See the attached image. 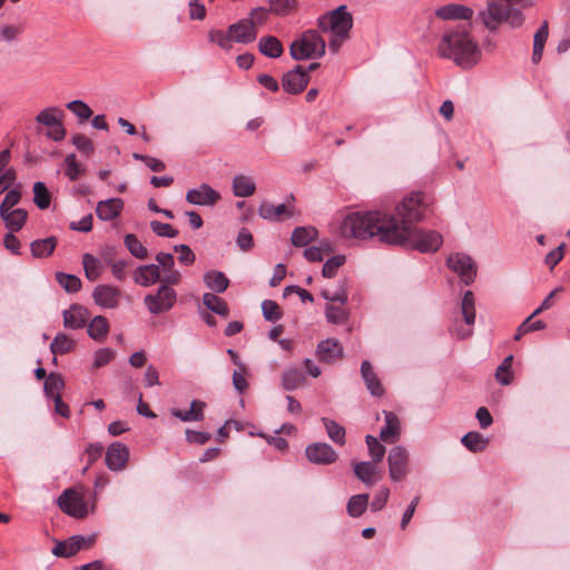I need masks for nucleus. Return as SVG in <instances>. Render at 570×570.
<instances>
[{"mask_svg":"<svg viewBox=\"0 0 570 570\" xmlns=\"http://www.w3.org/2000/svg\"><path fill=\"white\" fill-rule=\"evenodd\" d=\"M426 207L424 194L411 193L395 207L394 214L382 210L347 214L340 225V234L344 238H375L421 253L436 252L443 243L442 235L415 226L423 219Z\"/></svg>","mask_w":570,"mask_h":570,"instance_id":"f257e3e1","label":"nucleus"},{"mask_svg":"<svg viewBox=\"0 0 570 570\" xmlns=\"http://www.w3.org/2000/svg\"><path fill=\"white\" fill-rule=\"evenodd\" d=\"M438 53L464 69L472 68L481 58L479 45L469 30L461 24L444 31L438 46Z\"/></svg>","mask_w":570,"mask_h":570,"instance_id":"f03ea898","label":"nucleus"},{"mask_svg":"<svg viewBox=\"0 0 570 570\" xmlns=\"http://www.w3.org/2000/svg\"><path fill=\"white\" fill-rule=\"evenodd\" d=\"M501 0H488L487 9L479 12V19L491 31L497 30L501 23H508L512 28L521 27L524 17L522 11L505 8Z\"/></svg>","mask_w":570,"mask_h":570,"instance_id":"7ed1b4c3","label":"nucleus"},{"mask_svg":"<svg viewBox=\"0 0 570 570\" xmlns=\"http://www.w3.org/2000/svg\"><path fill=\"white\" fill-rule=\"evenodd\" d=\"M325 41L316 30L309 29L294 40L289 46V53L294 60L321 58L325 55Z\"/></svg>","mask_w":570,"mask_h":570,"instance_id":"20e7f679","label":"nucleus"},{"mask_svg":"<svg viewBox=\"0 0 570 570\" xmlns=\"http://www.w3.org/2000/svg\"><path fill=\"white\" fill-rule=\"evenodd\" d=\"M317 26L323 32L332 31V33L338 36H348L353 27V18L347 11L346 6L342 4L335 10L320 17Z\"/></svg>","mask_w":570,"mask_h":570,"instance_id":"39448f33","label":"nucleus"},{"mask_svg":"<svg viewBox=\"0 0 570 570\" xmlns=\"http://www.w3.org/2000/svg\"><path fill=\"white\" fill-rule=\"evenodd\" d=\"M171 284L163 283L154 294H148L144 303L150 314L157 315L170 311L177 302V293Z\"/></svg>","mask_w":570,"mask_h":570,"instance_id":"423d86ee","label":"nucleus"},{"mask_svg":"<svg viewBox=\"0 0 570 570\" xmlns=\"http://www.w3.org/2000/svg\"><path fill=\"white\" fill-rule=\"evenodd\" d=\"M461 313L464 323L465 325H468V327H464L461 323L454 321V323L450 327V332L451 335L455 336L456 338L464 340L472 335L473 331L471 326L475 322V301L474 295L471 291H466L463 294L461 302Z\"/></svg>","mask_w":570,"mask_h":570,"instance_id":"0eeeda50","label":"nucleus"},{"mask_svg":"<svg viewBox=\"0 0 570 570\" xmlns=\"http://www.w3.org/2000/svg\"><path fill=\"white\" fill-rule=\"evenodd\" d=\"M389 474L392 481L400 482L410 472V455L402 445L392 448L387 455Z\"/></svg>","mask_w":570,"mask_h":570,"instance_id":"6e6552de","label":"nucleus"},{"mask_svg":"<svg viewBox=\"0 0 570 570\" xmlns=\"http://www.w3.org/2000/svg\"><path fill=\"white\" fill-rule=\"evenodd\" d=\"M36 121L47 127L46 136L53 141H61L66 137V129L62 126L61 112L57 108L41 110Z\"/></svg>","mask_w":570,"mask_h":570,"instance_id":"1a4fd4ad","label":"nucleus"},{"mask_svg":"<svg viewBox=\"0 0 570 570\" xmlns=\"http://www.w3.org/2000/svg\"><path fill=\"white\" fill-rule=\"evenodd\" d=\"M446 263L449 268L456 273L465 285H470L474 282L476 265L469 255L463 253L452 254L449 256Z\"/></svg>","mask_w":570,"mask_h":570,"instance_id":"9d476101","label":"nucleus"},{"mask_svg":"<svg viewBox=\"0 0 570 570\" xmlns=\"http://www.w3.org/2000/svg\"><path fill=\"white\" fill-rule=\"evenodd\" d=\"M305 455L311 463L318 465H328L334 463L338 455L335 450L327 443H311L305 449Z\"/></svg>","mask_w":570,"mask_h":570,"instance_id":"9b49d317","label":"nucleus"},{"mask_svg":"<svg viewBox=\"0 0 570 570\" xmlns=\"http://www.w3.org/2000/svg\"><path fill=\"white\" fill-rule=\"evenodd\" d=\"M222 196L208 184H202L196 188H191L186 193V200L196 206H215Z\"/></svg>","mask_w":570,"mask_h":570,"instance_id":"f8f14e48","label":"nucleus"},{"mask_svg":"<svg viewBox=\"0 0 570 570\" xmlns=\"http://www.w3.org/2000/svg\"><path fill=\"white\" fill-rule=\"evenodd\" d=\"M92 298L101 308H116L120 303L121 291L109 284H100L94 288Z\"/></svg>","mask_w":570,"mask_h":570,"instance_id":"ddd939ff","label":"nucleus"},{"mask_svg":"<svg viewBox=\"0 0 570 570\" xmlns=\"http://www.w3.org/2000/svg\"><path fill=\"white\" fill-rule=\"evenodd\" d=\"M129 460V449L121 442L111 443L106 451L105 462L111 471H122Z\"/></svg>","mask_w":570,"mask_h":570,"instance_id":"4468645a","label":"nucleus"},{"mask_svg":"<svg viewBox=\"0 0 570 570\" xmlns=\"http://www.w3.org/2000/svg\"><path fill=\"white\" fill-rule=\"evenodd\" d=\"M94 494L90 489L73 485V518L82 519L94 511Z\"/></svg>","mask_w":570,"mask_h":570,"instance_id":"2eb2a0df","label":"nucleus"},{"mask_svg":"<svg viewBox=\"0 0 570 570\" xmlns=\"http://www.w3.org/2000/svg\"><path fill=\"white\" fill-rule=\"evenodd\" d=\"M156 266H159L163 283L178 285L181 281V274L175 268V258L173 254L159 252L156 255Z\"/></svg>","mask_w":570,"mask_h":570,"instance_id":"dca6fc26","label":"nucleus"},{"mask_svg":"<svg viewBox=\"0 0 570 570\" xmlns=\"http://www.w3.org/2000/svg\"><path fill=\"white\" fill-rule=\"evenodd\" d=\"M308 80L307 71L303 67L296 66L283 76L282 86L288 94L296 95L306 88Z\"/></svg>","mask_w":570,"mask_h":570,"instance_id":"f3484780","label":"nucleus"},{"mask_svg":"<svg viewBox=\"0 0 570 570\" xmlns=\"http://www.w3.org/2000/svg\"><path fill=\"white\" fill-rule=\"evenodd\" d=\"M434 13L438 19L443 21L470 20L473 17V10L460 3H448L438 8Z\"/></svg>","mask_w":570,"mask_h":570,"instance_id":"a211bd4d","label":"nucleus"},{"mask_svg":"<svg viewBox=\"0 0 570 570\" xmlns=\"http://www.w3.org/2000/svg\"><path fill=\"white\" fill-rule=\"evenodd\" d=\"M232 40L238 43H250L257 37V29L253 21L240 20L229 26Z\"/></svg>","mask_w":570,"mask_h":570,"instance_id":"6ab92c4d","label":"nucleus"},{"mask_svg":"<svg viewBox=\"0 0 570 570\" xmlns=\"http://www.w3.org/2000/svg\"><path fill=\"white\" fill-rule=\"evenodd\" d=\"M134 281L144 287H149L158 282L163 284L159 266L155 264L138 266L134 274Z\"/></svg>","mask_w":570,"mask_h":570,"instance_id":"aec40b11","label":"nucleus"},{"mask_svg":"<svg viewBox=\"0 0 570 570\" xmlns=\"http://www.w3.org/2000/svg\"><path fill=\"white\" fill-rule=\"evenodd\" d=\"M124 209V202L120 198L100 200L96 207L97 217L104 222L116 219Z\"/></svg>","mask_w":570,"mask_h":570,"instance_id":"412c9836","label":"nucleus"},{"mask_svg":"<svg viewBox=\"0 0 570 570\" xmlns=\"http://www.w3.org/2000/svg\"><path fill=\"white\" fill-rule=\"evenodd\" d=\"M384 425L381 429L380 438L383 442L393 444L400 439L401 424L393 412L384 411Z\"/></svg>","mask_w":570,"mask_h":570,"instance_id":"4be33fe9","label":"nucleus"},{"mask_svg":"<svg viewBox=\"0 0 570 570\" xmlns=\"http://www.w3.org/2000/svg\"><path fill=\"white\" fill-rule=\"evenodd\" d=\"M317 354L321 361L332 363L343 355V348L338 341L327 338L318 344Z\"/></svg>","mask_w":570,"mask_h":570,"instance_id":"5701e85b","label":"nucleus"},{"mask_svg":"<svg viewBox=\"0 0 570 570\" xmlns=\"http://www.w3.org/2000/svg\"><path fill=\"white\" fill-rule=\"evenodd\" d=\"M0 217L9 232H19L27 222L28 212L23 208L10 209L9 212L1 213Z\"/></svg>","mask_w":570,"mask_h":570,"instance_id":"b1692460","label":"nucleus"},{"mask_svg":"<svg viewBox=\"0 0 570 570\" xmlns=\"http://www.w3.org/2000/svg\"><path fill=\"white\" fill-rule=\"evenodd\" d=\"M206 407V403L204 401L194 400L190 403V409L188 411H181L178 409H173L170 414L183 422H193V421H202L204 420V409Z\"/></svg>","mask_w":570,"mask_h":570,"instance_id":"393cba45","label":"nucleus"},{"mask_svg":"<svg viewBox=\"0 0 570 570\" xmlns=\"http://www.w3.org/2000/svg\"><path fill=\"white\" fill-rule=\"evenodd\" d=\"M361 374L370 393L373 396H382L384 389L381 385V382L374 373L373 367L368 361L362 362Z\"/></svg>","mask_w":570,"mask_h":570,"instance_id":"a878e982","label":"nucleus"},{"mask_svg":"<svg viewBox=\"0 0 570 570\" xmlns=\"http://www.w3.org/2000/svg\"><path fill=\"white\" fill-rule=\"evenodd\" d=\"M258 215L263 219L275 222L279 220L284 215L291 217L292 213L287 210L285 204L273 205L271 203L264 202L258 208Z\"/></svg>","mask_w":570,"mask_h":570,"instance_id":"bb28decb","label":"nucleus"},{"mask_svg":"<svg viewBox=\"0 0 570 570\" xmlns=\"http://www.w3.org/2000/svg\"><path fill=\"white\" fill-rule=\"evenodd\" d=\"M258 49L268 58H278L284 51L282 42L274 36L262 37L258 41Z\"/></svg>","mask_w":570,"mask_h":570,"instance_id":"cd10ccee","label":"nucleus"},{"mask_svg":"<svg viewBox=\"0 0 570 570\" xmlns=\"http://www.w3.org/2000/svg\"><path fill=\"white\" fill-rule=\"evenodd\" d=\"M256 190L255 181L252 177L236 175L233 178V193L236 197L252 196Z\"/></svg>","mask_w":570,"mask_h":570,"instance_id":"c85d7f7f","label":"nucleus"},{"mask_svg":"<svg viewBox=\"0 0 570 570\" xmlns=\"http://www.w3.org/2000/svg\"><path fill=\"white\" fill-rule=\"evenodd\" d=\"M304 383L305 375L297 367H288L282 374V386L285 391H294Z\"/></svg>","mask_w":570,"mask_h":570,"instance_id":"c756f323","label":"nucleus"},{"mask_svg":"<svg viewBox=\"0 0 570 570\" xmlns=\"http://www.w3.org/2000/svg\"><path fill=\"white\" fill-rule=\"evenodd\" d=\"M317 229L312 226L296 227L291 236V242L295 247H304L317 237Z\"/></svg>","mask_w":570,"mask_h":570,"instance_id":"7c9ffc66","label":"nucleus"},{"mask_svg":"<svg viewBox=\"0 0 570 570\" xmlns=\"http://www.w3.org/2000/svg\"><path fill=\"white\" fill-rule=\"evenodd\" d=\"M204 282L208 288L216 293H223L229 285V279L223 272L209 271L204 275Z\"/></svg>","mask_w":570,"mask_h":570,"instance_id":"2f4dec72","label":"nucleus"},{"mask_svg":"<svg viewBox=\"0 0 570 570\" xmlns=\"http://www.w3.org/2000/svg\"><path fill=\"white\" fill-rule=\"evenodd\" d=\"M57 245L55 237H47L43 239H36L31 243V254L36 258H43L50 256Z\"/></svg>","mask_w":570,"mask_h":570,"instance_id":"473e14b6","label":"nucleus"},{"mask_svg":"<svg viewBox=\"0 0 570 570\" xmlns=\"http://www.w3.org/2000/svg\"><path fill=\"white\" fill-rule=\"evenodd\" d=\"M376 464L374 462L363 461L354 465V473L363 483L371 487L375 483Z\"/></svg>","mask_w":570,"mask_h":570,"instance_id":"72a5a7b5","label":"nucleus"},{"mask_svg":"<svg viewBox=\"0 0 570 570\" xmlns=\"http://www.w3.org/2000/svg\"><path fill=\"white\" fill-rule=\"evenodd\" d=\"M203 304L213 313L223 317H227L229 314L227 303L214 293H205L203 295Z\"/></svg>","mask_w":570,"mask_h":570,"instance_id":"f704fd0d","label":"nucleus"},{"mask_svg":"<svg viewBox=\"0 0 570 570\" xmlns=\"http://www.w3.org/2000/svg\"><path fill=\"white\" fill-rule=\"evenodd\" d=\"M33 204L41 210L49 208L51 204V193L42 181H36L32 186Z\"/></svg>","mask_w":570,"mask_h":570,"instance_id":"c9c22d12","label":"nucleus"},{"mask_svg":"<svg viewBox=\"0 0 570 570\" xmlns=\"http://www.w3.org/2000/svg\"><path fill=\"white\" fill-rule=\"evenodd\" d=\"M462 444L471 452L478 453L485 450L489 440L479 432L472 431L463 435L461 439Z\"/></svg>","mask_w":570,"mask_h":570,"instance_id":"e433bc0d","label":"nucleus"},{"mask_svg":"<svg viewBox=\"0 0 570 570\" xmlns=\"http://www.w3.org/2000/svg\"><path fill=\"white\" fill-rule=\"evenodd\" d=\"M368 505V495L367 494H356L350 498L347 502V513L353 517L357 518L361 517L366 508Z\"/></svg>","mask_w":570,"mask_h":570,"instance_id":"4c0bfd02","label":"nucleus"},{"mask_svg":"<svg viewBox=\"0 0 570 570\" xmlns=\"http://www.w3.org/2000/svg\"><path fill=\"white\" fill-rule=\"evenodd\" d=\"M322 422L324 424L328 438L333 442L343 445L345 443V429L337 422L330 420L327 417H323Z\"/></svg>","mask_w":570,"mask_h":570,"instance_id":"58836bf2","label":"nucleus"},{"mask_svg":"<svg viewBox=\"0 0 570 570\" xmlns=\"http://www.w3.org/2000/svg\"><path fill=\"white\" fill-rule=\"evenodd\" d=\"M63 387V381L59 374L50 373L45 381V393L48 397L60 399V391Z\"/></svg>","mask_w":570,"mask_h":570,"instance_id":"ea45409f","label":"nucleus"},{"mask_svg":"<svg viewBox=\"0 0 570 570\" xmlns=\"http://www.w3.org/2000/svg\"><path fill=\"white\" fill-rule=\"evenodd\" d=\"M87 331L91 338L99 341L108 333V322L104 316H96L89 323Z\"/></svg>","mask_w":570,"mask_h":570,"instance_id":"a19ab883","label":"nucleus"},{"mask_svg":"<svg viewBox=\"0 0 570 570\" xmlns=\"http://www.w3.org/2000/svg\"><path fill=\"white\" fill-rule=\"evenodd\" d=\"M82 265L86 277L89 281H96L100 276L101 263L95 256L90 254H85L82 257Z\"/></svg>","mask_w":570,"mask_h":570,"instance_id":"79ce46f5","label":"nucleus"},{"mask_svg":"<svg viewBox=\"0 0 570 570\" xmlns=\"http://www.w3.org/2000/svg\"><path fill=\"white\" fill-rule=\"evenodd\" d=\"M513 356H507L495 371V379L502 385H509L512 382L513 373L511 370Z\"/></svg>","mask_w":570,"mask_h":570,"instance_id":"37998d69","label":"nucleus"},{"mask_svg":"<svg viewBox=\"0 0 570 570\" xmlns=\"http://www.w3.org/2000/svg\"><path fill=\"white\" fill-rule=\"evenodd\" d=\"M22 197L21 185H17L14 188L7 191L3 200L0 204V214L16 209L14 207L20 203Z\"/></svg>","mask_w":570,"mask_h":570,"instance_id":"c03bdc74","label":"nucleus"},{"mask_svg":"<svg viewBox=\"0 0 570 570\" xmlns=\"http://www.w3.org/2000/svg\"><path fill=\"white\" fill-rule=\"evenodd\" d=\"M73 147L86 157H90L95 153L94 141L85 134H73Z\"/></svg>","mask_w":570,"mask_h":570,"instance_id":"a18cd8bd","label":"nucleus"},{"mask_svg":"<svg viewBox=\"0 0 570 570\" xmlns=\"http://www.w3.org/2000/svg\"><path fill=\"white\" fill-rule=\"evenodd\" d=\"M125 244L132 256L140 259L147 257V248L134 234H128L125 236Z\"/></svg>","mask_w":570,"mask_h":570,"instance_id":"49530a36","label":"nucleus"},{"mask_svg":"<svg viewBox=\"0 0 570 570\" xmlns=\"http://www.w3.org/2000/svg\"><path fill=\"white\" fill-rule=\"evenodd\" d=\"M365 442L367 444L372 462L380 463L385 455V446L372 435H366Z\"/></svg>","mask_w":570,"mask_h":570,"instance_id":"de8ad7c7","label":"nucleus"},{"mask_svg":"<svg viewBox=\"0 0 570 570\" xmlns=\"http://www.w3.org/2000/svg\"><path fill=\"white\" fill-rule=\"evenodd\" d=\"M94 115L91 108L82 100L73 99V116L78 125H85Z\"/></svg>","mask_w":570,"mask_h":570,"instance_id":"09e8293b","label":"nucleus"},{"mask_svg":"<svg viewBox=\"0 0 570 570\" xmlns=\"http://www.w3.org/2000/svg\"><path fill=\"white\" fill-rule=\"evenodd\" d=\"M296 8V0H269V11L277 16H286Z\"/></svg>","mask_w":570,"mask_h":570,"instance_id":"8fccbe9b","label":"nucleus"},{"mask_svg":"<svg viewBox=\"0 0 570 570\" xmlns=\"http://www.w3.org/2000/svg\"><path fill=\"white\" fill-rule=\"evenodd\" d=\"M325 316L327 322L333 324H342L347 320L346 311L341 306L327 304L325 306Z\"/></svg>","mask_w":570,"mask_h":570,"instance_id":"3c124183","label":"nucleus"},{"mask_svg":"<svg viewBox=\"0 0 570 570\" xmlns=\"http://www.w3.org/2000/svg\"><path fill=\"white\" fill-rule=\"evenodd\" d=\"M344 283L345 282H343L340 285V287L334 292H332L327 288L322 289V292H321L322 297L328 302H340L341 304H345L348 299V295H347V289L344 286Z\"/></svg>","mask_w":570,"mask_h":570,"instance_id":"603ef678","label":"nucleus"},{"mask_svg":"<svg viewBox=\"0 0 570 570\" xmlns=\"http://www.w3.org/2000/svg\"><path fill=\"white\" fill-rule=\"evenodd\" d=\"M262 312L264 318L269 322H276L282 317V312L278 304L271 299L263 301Z\"/></svg>","mask_w":570,"mask_h":570,"instance_id":"864d4df0","label":"nucleus"},{"mask_svg":"<svg viewBox=\"0 0 570 570\" xmlns=\"http://www.w3.org/2000/svg\"><path fill=\"white\" fill-rule=\"evenodd\" d=\"M345 256L336 255L328 258L322 269V275L327 278H332L335 276L337 269L344 264Z\"/></svg>","mask_w":570,"mask_h":570,"instance_id":"5fc2aeb1","label":"nucleus"},{"mask_svg":"<svg viewBox=\"0 0 570 570\" xmlns=\"http://www.w3.org/2000/svg\"><path fill=\"white\" fill-rule=\"evenodd\" d=\"M150 228L157 236L160 237L174 238L178 235V230L171 225L160 223L158 220L150 222Z\"/></svg>","mask_w":570,"mask_h":570,"instance_id":"6e6d98bb","label":"nucleus"},{"mask_svg":"<svg viewBox=\"0 0 570 570\" xmlns=\"http://www.w3.org/2000/svg\"><path fill=\"white\" fill-rule=\"evenodd\" d=\"M208 38L212 42L217 43L225 50H229L232 48L233 40L229 30L226 33L222 30H212L208 33Z\"/></svg>","mask_w":570,"mask_h":570,"instance_id":"4d7b16f0","label":"nucleus"},{"mask_svg":"<svg viewBox=\"0 0 570 570\" xmlns=\"http://www.w3.org/2000/svg\"><path fill=\"white\" fill-rule=\"evenodd\" d=\"M22 29L14 24H1L0 26V42H12L14 41Z\"/></svg>","mask_w":570,"mask_h":570,"instance_id":"13d9d810","label":"nucleus"},{"mask_svg":"<svg viewBox=\"0 0 570 570\" xmlns=\"http://www.w3.org/2000/svg\"><path fill=\"white\" fill-rule=\"evenodd\" d=\"M50 348L53 355L66 353L71 348V340L63 334H59L51 342Z\"/></svg>","mask_w":570,"mask_h":570,"instance_id":"bf43d9fd","label":"nucleus"},{"mask_svg":"<svg viewBox=\"0 0 570 570\" xmlns=\"http://www.w3.org/2000/svg\"><path fill=\"white\" fill-rule=\"evenodd\" d=\"M174 250L176 253H179V256H178L179 263H181L184 265H191L195 262V254L189 248V246L184 245V244L175 245Z\"/></svg>","mask_w":570,"mask_h":570,"instance_id":"052dcab7","label":"nucleus"},{"mask_svg":"<svg viewBox=\"0 0 570 570\" xmlns=\"http://www.w3.org/2000/svg\"><path fill=\"white\" fill-rule=\"evenodd\" d=\"M236 243L242 250H244V252L249 250L254 245V239H253L252 233L247 228H242L238 232Z\"/></svg>","mask_w":570,"mask_h":570,"instance_id":"680f3d73","label":"nucleus"},{"mask_svg":"<svg viewBox=\"0 0 570 570\" xmlns=\"http://www.w3.org/2000/svg\"><path fill=\"white\" fill-rule=\"evenodd\" d=\"M389 495H390V490L389 488L386 487H382L379 492L376 493V495L374 497V499L372 500L371 502V509L373 511H380L382 510L385 504L387 503V500H389Z\"/></svg>","mask_w":570,"mask_h":570,"instance_id":"e2e57ef3","label":"nucleus"},{"mask_svg":"<svg viewBox=\"0 0 570 570\" xmlns=\"http://www.w3.org/2000/svg\"><path fill=\"white\" fill-rule=\"evenodd\" d=\"M95 541L96 534H90L88 537L73 534V554L79 550L89 549L94 546Z\"/></svg>","mask_w":570,"mask_h":570,"instance_id":"0e129e2a","label":"nucleus"},{"mask_svg":"<svg viewBox=\"0 0 570 570\" xmlns=\"http://www.w3.org/2000/svg\"><path fill=\"white\" fill-rule=\"evenodd\" d=\"M548 35H549L548 22L544 21L534 35L533 47L538 48V50H543L546 41L548 39Z\"/></svg>","mask_w":570,"mask_h":570,"instance_id":"69168bd1","label":"nucleus"},{"mask_svg":"<svg viewBox=\"0 0 570 570\" xmlns=\"http://www.w3.org/2000/svg\"><path fill=\"white\" fill-rule=\"evenodd\" d=\"M245 374H246V366L244 367L243 371L237 368L233 373V385H234L235 390L239 393L245 392L246 389L248 387V383L245 377Z\"/></svg>","mask_w":570,"mask_h":570,"instance_id":"338daca9","label":"nucleus"},{"mask_svg":"<svg viewBox=\"0 0 570 570\" xmlns=\"http://www.w3.org/2000/svg\"><path fill=\"white\" fill-rule=\"evenodd\" d=\"M564 254V244L559 245L554 249H552L550 253L547 254L544 263L550 267L553 268L562 258Z\"/></svg>","mask_w":570,"mask_h":570,"instance_id":"774afa93","label":"nucleus"}]
</instances>
